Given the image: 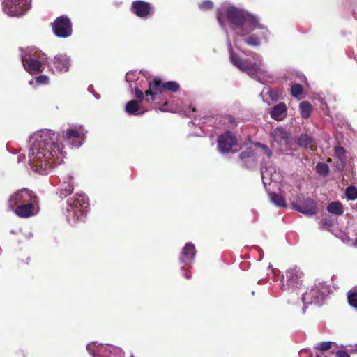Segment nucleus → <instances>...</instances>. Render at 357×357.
Masks as SVG:
<instances>
[{
    "mask_svg": "<svg viewBox=\"0 0 357 357\" xmlns=\"http://www.w3.org/2000/svg\"><path fill=\"white\" fill-rule=\"evenodd\" d=\"M86 349L93 357H124V352L121 348L96 342L88 344Z\"/></svg>",
    "mask_w": 357,
    "mask_h": 357,
    "instance_id": "8",
    "label": "nucleus"
},
{
    "mask_svg": "<svg viewBox=\"0 0 357 357\" xmlns=\"http://www.w3.org/2000/svg\"><path fill=\"white\" fill-rule=\"evenodd\" d=\"M86 133L84 126L78 125L63 131L62 137L73 147L79 148L84 144Z\"/></svg>",
    "mask_w": 357,
    "mask_h": 357,
    "instance_id": "10",
    "label": "nucleus"
},
{
    "mask_svg": "<svg viewBox=\"0 0 357 357\" xmlns=\"http://www.w3.org/2000/svg\"><path fill=\"white\" fill-rule=\"evenodd\" d=\"M271 117L277 121L284 119L287 115V107L284 102L277 104L270 113Z\"/></svg>",
    "mask_w": 357,
    "mask_h": 357,
    "instance_id": "25",
    "label": "nucleus"
},
{
    "mask_svg": "<svg viewBox=\"0 0 357 357\" xmlns=\"http://www.w3.org/2000/svg\"><path fill=\"white\" fill-rule=\"evenodd\" d=\"M325 223H326V225H329V226H331V225H333V224L330 222V220H328L327 219H326V220H325Z\"/></svg>",
    "mask_w": 357,
    "mask_h": 357,
    "instance_id": "45",
    "label": "nucleus"
},
{
    "mask_svg": "<svg viewBox=\"0 0 357 357\" xmlns=\"http://www.w3.org/2000/svg\"><path fill=\"white\" fill-rule=\"evenodd\" d=\"M335 154L337 157L340 160V162L337 165V168L339 170H342L345 166V150L343 147L341 146H335Z\"/></svg>",
    "mask_w": 357,
    "mask_h": 357,
    "instance_id": "30",
    "label": "nucleus"
},
{
    "mask_svg": "<svg viewBox=\"0 0 357 357\" xmlns=\"http://www.w3.org/2000/svg\"><path fill=\"white\" fill-rule=\"evenodd\" d=\"M354 351H357V345L355 346V349H354Z\"/></svg>",
    "mask_w": 357,
    "mask_h": 357,
    "instance_id": "49",
    "label": "nucleus"
},
{
    "mask_svg": "<svg viewBox=\"0 0 357 357\" xmlns=\"http://www.w3.org/2000/svg\"><path fill=\"white\" fill-rule=\"evenodd\" d=\"M37 197L34 192L29 189L23 188L19 190L10 195L8 200V207L10 209H14L19 205L31 202Z\"/></svg>",
    "mask_w": 357,
    "mask_h": 357,
    "instance_id": "13",
    "label": "nucleus"
},
{
    "mask_svg": "<svg viewBox=\"0 0 357 357\" xmlns=\"http://www.w3.org/2000/svg\"><path fill=\"white\" fill-rule=\"evenodd\" d=\"M130 357H134L132 355Z\"/></svg>",
    "mask_w": 357,
    "mask_h": 357,
    "instance_id": "52",
    "label": "nucleus"
},
{
    "mask_svg": "<svg viewBox=\"0 0 357 357\" xmlns=\"http://www.w3.org/2000/svg\"><path fill=\"white\" fill-rule=\"evenodd\" d=\"M140 78V73L137 71H130L126 75V81L129 84V89L131 92L133 91V85Z\"/></svg>",
    "mask_w": 357,
    "mask_h": 357,
    "instance_id": "27",
    "label": "nucleus"
},
{
    "mask_svg": "<svg viewBox=\"0 0 357 357\" xmlns=\"http://www.w3.org/2000/svg\"><path fill=\"white\" fill-rule=\"evenodd\" d=\"M229 121L231 123H234V119H233V117H231V116H229Z\"/></svg>",
    "mask_w": 357,
    "mask_h": 357,
    "instance_id": "46",
    "label": "nucleus"
},
{
    "mask_svg": "<svg viewBox=\"0 0 357 357\" xmlns=\"http://www.w3.org/2000/svg\"><path fill=\"white\" fill-rule=\"evenodd\" d=\"M267 89V93L269 94L270 97L273 99V91L269 89Z\"/></svg>",
    "mask_w": 357,
    "mask_h": 357,
    "instance_id": "43",
    "label": "nucleus"
},
{
    "mask_svg": "<svg viewBox=\"0 0 357 357\" xmlns=\"http://www.w3.org/2000/svg\"><path fill=\"white\" fill-rule=\"evenodd\" d=\"M73 180V178L71 175H68L62 178L59 188V196L61 197H66L71 194L74 189Z\"/></svg>",
    "mask_w": 357,
    "mask_h": 357,
    "instance_id": "21",
    "label": "nucleus"
},
{
    "mask_svg": "<svg viewBox=\"0 0 357 357\" xmlns=\"http://www.w3.org/2000/svg\"><path fill=\"white\" fill-rule=\"evenodd\" d=\"M49 77L47 75H43L36 77V82L38 85H45L49 83Z\"/></svg>",
    "mask_w": 357,
    "mask_h": 357,
    "instance_id": "38",
    "label": "nucleus"
},
{
    "mask_svg": "<svg viewBox=\"0 0 357 357\" xmlns=\"http://www.w3.org/2000/svg\"><path fill=\"white\" fill-rule=\"evenodd\" d=\"M195 108H192V112H195Z\"/></svg>",
    "mask_w": 357,
    "mask_h": 357,
    "instance_id": "51",
    "label": "nucleus"
},
{
    "mask_svg": "<svg viewBox=\"0 0 357 357\" xmlns=\"http://www.w3.org/2000/svg\"><path fill=\"white\" fill-rule=\"evenodd\" d=\"M293 208L307 216L317 213L316 202L303 195H297L290 199Z\"/></svg>",
    "mask_w": 357,
    "mask_h": 357,
    "instance_id": "9",
    "label": "nucleus"
},
{
    "mask_svg": "<svg viewBox=\"0 0 357 357\" xmlns=\"http://www.w3.org/2000/svg\"><path fill=\"white\" fill-rule=\"evenodd\" d=\"M179 89V84L174 81H169L164 84L158 79H153L149 82V89L145 91L146 102H153L157 100H162L165 90L176 92Z\"/></svg>",
    "mask_w": 357,
    "mask_h": 357,
    "instance_id": "6",
    "label": "nucleus"
},
{
    "mask_svg": "<svg viewBox=\"0 0 357 357\" xmlns=\"http://www.w3.org/2000/svg\"><path fill=\"white\" fill-rule=\"evenodd\" d=\"M89 205V199L86 195L82 192L77 193L75 195L69 197L67 199L66 208V216L68 222L73 225L79 221L84 220Z\"/></svg>",
    "mask_w": 357,
    "mask_h": 357,
    "instance_id": "3",
    "label": "nucleus"
},
{
    "mask_svg": "<svg viewBox=\"0 0 357 357\" xmlns=\"http://www.w3.org/2000/svg\"><path fill=\"white\" fill-rule=\"evenodd\" d=\"M354 245H355V246H356V247H357V238H356V241H355Z\"/></svg>",
    "mask_w": 357,
    "mask_h": 357,
    "instance_id": "48",
    "label": "nucleus"
},
{
    "mask_svg": "<svg viewBox=\"0 0 357 357\" xmlns=\"http://www.w3.org/2000/svg\"><path fill=\"white\" fill-rule=\"evenodd\" d=\"M315 357H332V353L330 354L329 356L328 355H326V354H324L323 353H321V354H317Z\"/></svg>",
    "mask_w": 357,
    "mask_h": 357,
    "instance_id": "41",
    "label": "nucleus"
},
{
    "mask_svg": "<svg viewBox=\"0 0 357 357\" xmlns=\"http://www.w3.org/2000/svg\"><path fill=\"white\" fill-rule=\"evenodd\" d=\"M236 137L231 132L227 131L218 138V150L222 153L232 152L234 151L233 148L236 145Z\"/></svg>",
    "mask_w": 357,
    "mask_h": 357,
    "instance_id": "16",
    "label": "nucleus"
},
{
    "mask_svg": "<svg viewBox=\"0 0 357 357\" xmlns=\"http://www.w3.org/2000/svg\"><path fill=\"white\" fill-rule=\"evenodd\" d=\"M225 15L233 26L232 29L235 33L234 44L238 48V36H245L248 31H254L259 25V19L257 16L244 10L238 9L229 4H222L217 10L218 22L226 33L230 62L240 70L246 73L250 77L259 82L264 83L272 77L264 68L262 56L257 53L252 52L250 54V59L244 60L234 53L225 26Z\"/></svg>",
    "mask_w": 357,
    "mask_h": 357,
    "instance_id": "1",
    "label": "nucleus"
},
{
    "mask_svg": "<svg viewBox=\"0 0 357 357\" xmlns=\"http://www.w3.org/2000/svg\"><path fill=\"white\" fill-rule=\"evenodd\" d=\"M71 65V59L66 54H56L50 62H47V67L53 73H67Z\"/></svg>",
    "mask_w": 357,
    "mask_h": 357,
    "instance_id": "12",
    "label": "nucleus"
},
{
    "mask_svg": "<svg viewBox=\"0 0 357 357\" xmlns=\"http://www.w3.org/2000/svg\"><path fill=\"white\" fill-rule=\"evenodd\" d=\"M212 6H213V3H212V1H211L209 0L203 1L199 4V8L203 10H209L212 8Z\"/></svg>",
    "mask_w": 357,
    "mask_h": 357,
    "instance_id": "39",
    "label": "nucleus"
},
{
    "mask_svg": "<svg viewBox=\"0 0 357 357\" xmlns=\"http://www.w3.org/2000/svg\"><path fill=\"white\" fill-rule=\"evenodd\" d=\"M330 293V287L325 282H317L310 289L302 294V301L304 305L303 310L306 305L314 304L320 305L323 304Z\"/></svg>",
    "mask_w": 357,
    "mask_h": 357,
    "instance_id": "5",
    "label": "nucleus"
},
{
    "mask_svg": "<svg viewBox=\"0 0 357 357\" xmlns=\"http://www.w3.org/2000/svg\"><path fill=\"white\" fill-rule=\"evenodd\" d=\"M96 98L97 99H99V98H100V96H96Z\"/></svg>",
    "mask_w": 357,
    "mask_h": 357,
    "instance_id": "50",
    "label": "nucleus"
},
{
    "mask_svg": "<svg viewBox=\"0 0 357 357\" xmlns=\"http://www.w3.org/2000/svg\"><path fill=\"white\" fill-rule=\"evenodd\" d=\"M54 34L60 38H67L72 33V25L70 20L66 16L62 15L57 17L53 24Z\"/></svg>",
    "mask_w": 357,
    "mask_h": 357,
    "instance_id": "14",
    "label": "nucleus"
},
{
    "mask_svg": "<svg viewBox=\"0 0 357 357\" xmlns=\"http://www.w3.org/2000/svg\"><path fill=\"white\" fill-rule=\"evenodd\" d=\"M316 170L319 174L326 175L328 174L329 169L326 164L319 162L316 166Z\"/></svg>",
    "mask_w": 357,
    "mask_h": 357,
    "instance_id": "37",
    "label": "nucleus"
},
{
    "mask_svg": "<svg viewBox=\"0 0 357 357\" xmlns=\"http://www.w3.org/2000/svg\"><path fill=\"white\" fill-rule=\"evenodd\" d=\"M152 80H148L145 77L140 76V78L138 81L136 82L135 85L133 86V89L135 90V96L137 99L142 102L143 100H146V95L145 91L143 92V89H144L146 84L149 85V82Z\"/></svg>",
    "mask_w": 357,
    "mask_h": 357,
    "instance_id": "22",
    "label": "nucleus"
},
{
    "mask_svg": "<svg viewBox=\"0 0 357 357\" xmlns=\"http://www.w3.org/2000/svg\"><path fill=\"white\" fill-rule=\"evenodd\" d=\"M125 111L130 115L135 116L142 115L146 112L141 108L139 102L135 100H132L126 103Z\"/></svg>",
    "mask_w": 357,
    "mask_h": 357,
    "instance_id": "26",
    "label": "nucleus"
},
{
    "mask_svg": "<svg viewBox=\"0 0 357 357\" xmlns=\"http://www.w3.org/2000/svg\"><path fill=\"white\" fill-rule=\"evenodd\" d=\"M257 28H259L261 30V33H259L258 36H257L255 34L249 35V33L252 31H248V33H247V35L245 36H243L244 38L245 42L248 45H250L252 47H257L260 45L261 38H266L268 31L265 28H264L259 23L258 26H257L255 29V30Z\"/></svg>",
    "mask_w": 357,
    "mask_h": 357,
    "instance_id": "20",
    "label": "nucleus"
},
{
    "mask_svg": "<svg viewBox=\"0 0 357 357\" xmlns=\"http://www.w3.org/2000/svg\"><path fill=\"white\" fill-rule=\"evenodd\" d=\"M303 273L298 267H292L287 269L285 274L282 276L281 283L284 290L295 292L298 294V291L302 285L301 278Z\"/></svg>",
    "mask_w": 357,
    "mask_h": 357,
    "instance_id": "7",
    "label": "nucleus"
},
{
    "mask_svg": "<svg viewBox=\"0 0 357 357\" xmlns=\"http://www.w3.org/2000/svg\"><path fill=\"white\" fill-rule=\"evenodd\" d=\"M255 146L257 148L256 152L253 151L251 148L247 149L245 151H243L240 154V158L242 160L248 159V158H252L253 160H256L255 155L258 153H264L267 157L270 158L272 155V151L269 149V148L263 144L261 143H256L255 144Z\"/></svg>",
    "mask_w": 357,
    "mask_h": 357,
    "instance_id": "18",
    "label": "nucleus"
},
{
    "mask_svg": "<svg viewBox=\"0 0 357 357\" xmlns=\"http://www.w3.org/2000/svg\"><path fill=\"white\" fill-rule=\"evenodd\" d=\"M196 254L195 245L192 243H188L183 247L181 255L180 261L185 265H189L192 263Z\"/></svg>",
    "mask_w": 357,
    "mask_h": 357,
    "instance_id": "19",
    "label": "nucleus"
},
{
    "mask_svg": "<svg viewBox=\"0 0 357 357\" xmlns=\"http://www.w3.org/2000/svg\"><path fill=\"white\" fill-rule=\"evenodd\" d=\"M186 278H190V274H185L184 275Z\"/></svg>",
    "mask_w": 357,
    "mask_h": 357,
    "instance_id": "47",
    "label": "nucleus"
},
{
    "mask_svg": "<svg viewBox=\"0 0 357 357\" xmlns=\"http://www.w3.org/2000/svg\"><path fill=\"white\" fill-rule=\"evenodd\" d=\"M269 197H270L271 202L273 204H274L275 205H276L277 206H279V207H286L287 206L286 202L282 196H281L278 194L274 193V192H271V193H269Z\"/></svg>",
    "mask_w": 357,
    "mask_h": 357,
    "instance_id": "32",
    "label": "nucleus"
},
{
    "mask_svg": "<svg viewBox=\"0 0 357 357\" xmlns=\"http://www.w3.org/2000/svg\"><path fill=\"white\" fill-rule=\"evenodd\" d=\"M29 84L30 85H34L35 84H36V79H32L31 80H30V81L29 82Z\"/></svg>",
    "mask_w": 357,
    "mask_h": 357,
    "instance_id": "44",
    "label": "nucleus"
},
{
    "mask_svg": "<svg viewBox=\"0 0 357 357\" xmlns=\"http://www.w3.org/2000/svg\"><path fill=\"white\" fill-rule=\"evenodd\" d=\"M297 143L301 146L312 149V139L307 134L299 136L297 139Z\"/></svg>",
    "mask_w": 357,
    "mask_h": 357,
    "instance_id": "31",
    "label": "nucleus"
},
{
    "mask_svg": "<svg viewBox=\"0 0 357 357\" xmlns=\"http://www.w3.org/2000/svg\"><path fill=\"white\" fill-rule=\"evenodd\" d=\"M334 344L332 342H323L320 343H317L314 348L317 350H320L321 351H325L328 350L331 348V344Z\"/></svg>",
    "mask_w": 357,
    "mask_h": 357,
    "instance_id": "36",
    "label": "nucleus"
},
{
    "mask_svg": "<svg viewBox=\"0 0 357 357\" xmlns=\"http://www.w3.org/2000/svg\"><path fill=\"white\" fill-rule=\"evenodd\" d=\"M167 107V103L165 102L162 107H160V110H161L162 112H167L169 111V109L166 107Z\"/></svg>",
    "mask_w": 357,
    "mask_h": 357,
    "instance_id": "42",
    "label": "nucleus"
},
{
    "mask_svg": "<svg viewBox=\"0 0 357 357\" xmlns=\"http://www.w3.org/2000/svg\"><path fill=\"white\" fill-rule=\"evenodd\" d=\"M131 11L137 17L146 19L154 13L153 6L144 1H135L131 5Z\"/></svg>",
    "mask_w": 357,
    "mask_h": 357,
    "instance_id": "17",
    "label": "nucleus"
},
{
    "mask_svg": "<svg viewBox=\"0 0 357 357\" xmlns=\"http://www.w3.org/2000/svg\"><path fill=\"white\" fill-rule=\"evenodd\" d=\"M332 357H350L349 355L344 351L339 350L335 353H332Z\"/></svg>",
    "mask_w": 357,
    "mask_h": 357,
    "instance_id": "40",
    "label": "nucleus"
},
{
    "mask_svg": "<svg viewBox=\"0 0 357 357\" xmlns=\"http://www.w3.org/2000/svg\"><path fill=\"white\" fill-rule=\"evenodd\" d=\"M348 301L352 307L357 308V287H354L348 293Z\"/></svg>",
    "mask_w": 357,
    "mask_h": 357,
    "instance_id": "33",
    "label": "nucleus"
},
{
    "mask_svg": "<svg viewBox=\"0 0 357 357\" xmlns=\"http://www.w3.org/2000/svg\"><path fill=\"white\" fill-rule=\"evenodd\" d=\"M261 179L264 185L266 187V185L270 184L276 180L277 173L274 170V168L270 167H262L261 169Z\"/></svg>",
    "mask_w": 357,
    "mask_h": 357,
    "instance_id": "24",
    "label": "nucleus"
},
{
    "mask_svg": "<svg viewBox=\"0 0 357 357\" xmlns=\"http://www.w3.org/2000/svg\"><path fill=\"white\" fill-rule=\"evenodd\" d=\"M59 137L50 129L38 130L30 136L29 163L34 172L47 175L63 162L66 152Z\"/></svg>",
    "mask_w": 357,
    "mask_h": 357,
    "instance_id": "2",
    "label": "nucleus"
},
{
    "mask_svg": "<svg viewBox=\"0 0 357 357\" xmlns=\"http://www.w3.org/2000/svg\"><path fill=\"white\" fill-rule=\"evenodd\" d=\"M273 140L280 144L287 142L289 135L287 131L282 128H276L271 134Z\"/></svg>",
    "mask_w": 357,
    "mask_h": 357,
    "instance_id": "23",
    "label": "nucleus"
},
{
    "mask_svg": "<svg viewBox=\"0 0 357 357\" xmlns=\"http://www.w3.org/2000/svg\"><path fill=\"white\" fill-rule=\"evenodd\" d=\"M299 110L301 116L303 119H307L311 115L312 105L307 101H303L299 104Z\"/></svg>",
    "mask_w": 357,
    "mask_h": 357,
    "instance_id": "28",
    "label": "nucleus"
},
{
    "mask_svg": "<svg viewBox=\"0 0 357 357\" xmlns=\"http://www.w3.org/2000/svg\"><path fill=\"white\" fill-rule=\"evenodd\" d=\"M291 95L296 98H298L303 93V87L301 84H294L291 88Z\"/></svg>",
    "mask_w": 357,
    "mask_h": 357,
    "instance_id": "35",
    "label": "nucleus"
},
{
    "mask_svg": "<svg viewBox=\"0 0 357 357\" xmlns=\"http://www.w3.org/2000/svg\"><path fill=\"white\" fill-rule=\"evenodd\" d=\"M31 0H4L3 10L10 17L24 15L31 8Z\"/></svg>",
    "mask_w": 357,
    "mask_h": 357,
    "instance_id": "11",
    "label": "nucleus"
},
{
    "mask_svg": "<svg viewBox=\"0 0 357 357\" xmlns=\"http://www.w3.org/2000/svg\"><path fill=\"white\" fill-rule=\"evenodd\" d=\"M346 197L349 200L357 199V188L354 186H349L345 191Z\"/></svg>",
    "mask_w": 357,
    "mask_h": 357,
    "instance_id": "34",
    "label": "nucleus"
},
{
    "mask_svg": "<svg viewBox=\"0 0 357 357\" xmlns=\"http://www.w3.org/2000/svg\"><path fill=\"white\" fill-rule=\"evenodd\" d=\"M14 213L20 218H27L38 213V198L33 199L31 202L19 205L14 209Z\"/></svg>",
    "mask_w": 357,
    "mask_h": 357,
    "instance_id": "15",
    "label": "nucleus"
},
{
    "mask_svg": "<svg viewBox=\"0 0 357 357\" xmlns=\"http://www.w3.org/2000/svg\"><path fill=\"white\" fill-rule=\"evenodd\" d=\"M22 65L30 74H36L43 70V63H47V57L41 51L36 48L27 47L21 50Z\"/></svg>",
    "mask_w": 357,
    "mask_h": 357,
    "instance_id": "4",
    "label": "nucleus"
},
{
    "mask_svg": "<svg viewBox=\"0 0 357 357\" xmlns=\"http://www.w3.org/2000/svg\"><path fill=\"white\" fill-rule=\"evenodd\" d=\"M328 211L336 215H340L343 213V206L338 201L331 202L327 206Z\"/></svg>",
    "mask_w": 357,
    "mask_h": 357,
    "instance_id": "29",
    "label": "nucleus"
}]
</instances>
